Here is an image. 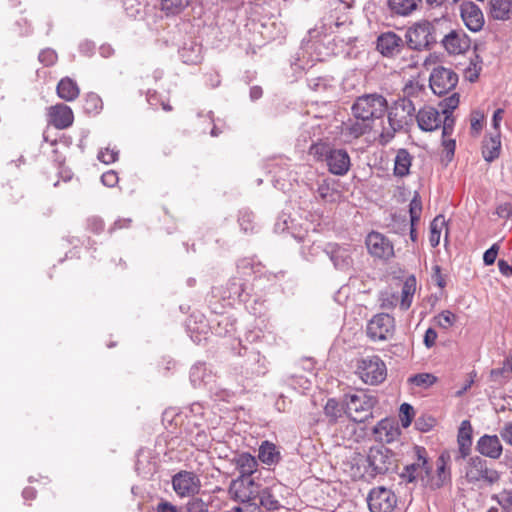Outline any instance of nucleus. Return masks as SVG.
<instances>
[{
    "instance_id": "nucleus-1",
    "label": "nucleus",
    "mask_w": 512,
    "mask_h": 512,
    "mask_svg": "<svg viewBox=\"0 0 512 512\" xmlns=\"http://www.w3.org/2000/svg\"><path fill=\"white\" fill-rule=\"evenodd\" d=\"M386 113L388 126H383L380 133V142L383 144L390 142L397 132L407 131L413 125L416 109L413 104L396 99L390 106L388 105Z\"/></svg>"
},
{
    "instance_id": "nucleus-2",
    "label": "nucleus",
    "mask_w": 512,
    "mask_h": 512,
    "mask_svg": "<svg viewBox=\"0 0 512 512\" xmlns=\"http://www.w3.org/2000/svg\"><path fill=\"white\" fill-rule=\"evenodd\" d=\"M311 155L325 161L329 172L343 176L350 169V156L345 149H335L323 142H313L309 148Z\"/></svg>"
},
{
    "instance_id": "nucleus-3",
    "label": "nucleus",
    "mask_w": 512,
    "mask_h": 512,
    "mask_svg": "<svg viewBox=\"0 0 512 512\" xmlns=\"http://www.w3.org/2000/svg\"><path fill=\"white\" fill-rule=\"evenodd\" d=\"M388 111V101L380 93H369L358 96L351 106L354 118L374 123L382 119Z\"/></svg>"
},
{
    "instance_id": "nucleus-4",
    "label": "nucleus",
    "mask_w": 512,
    "mask_h": 512,
    "mask_svg": "<svg viewBox=\"0 0 512 512\" xmlns=\"http://www.w3.org/2000/svg\"><path fill=\"white\" fill-rule=\"evenodd\" d=\"M414 451L415 460L403 468L400 478L405 483L421 482L423 486L430 485L432 466L428 462L426 449L415 446Z\"/></svg>"
},
{
    "instance_id": "nucleus-5",
    "label": "nucleus",
    "mask_w": 512,
    "mask_h": 512,
    "mask_svg": "<svg viewBox=\"0 0 512 512\" xmlns=\"http://www.w3.org/2000/svg\"><path fill=\"white\" fill-rule=\"evenodd\" d=\"M376 404L377 398L364 392L347 395V416L354 422L362 423L372 416V408Z\"/></svg>"
},
{
    "instance_id": "nucleus-6",
    "label": "nucleus",
    "mask_w": 512,
    "mask_h": 512,
    "mask_svg": "<svg viewBox=\"0 0 512 512\" xmlns=\"http://www.w3.org/2000/svg\"><path fill=\"white\" fill-rule=\"evenodd\" d=\"M465 478L467 482L477 485L484 482L493 485L500 479L497 470L489 468L487 461L479 456L471 457L465 467Z\"/></svg>"
},
{
    "instance_id": "nucleus-7",
    "label": "nucleus",
    "mask_w": 512,
    "mask_h": 512,
    "mask_svg": "<svg viewBox=\"0 0 512 512\" xmlns=\"http://www.w3.org/2000/svg\"><path fill=\"white\" fill-rule=\"evenodd\" d=\"M357 374L368 385H378L387 377L384 361L376 355L362 358L357 364Z\"/></svg>"
},
{
    "instance_id": "nucleus-8",
    "label": "nucleus",
    "mask_w": 512,
    "mask_h": 512,
    "mask_svg": "<svg viewBox=\"0 0 512 512\" xmlns=\"http://www.w3.org/2000/svg\"><path fill=\"white\" fill-rule=\"evenodd\" d=\"M189 378L193 387L205 388L218 400L223 399V390L217 384V377L205 363L194 364L190 369Z\"/></svg>"
},
{
    "instance_id": "nucleus-9",
    "label": "nucleus",
    "mask_w": 512,
    "mask_h": 512,
    "mask_svg": "<svg viewBox=\"0 0 512 512\" xmlns=\"http://www.w3.org/2000/svg\"><path fill=\"white\" fill-rule=\"evenodd\" d=\"M259 486L254 482L251 476H238L232 480L228 494L230 495V505L252 504L251 500L257 498Z\"/></svg>"
},
{
    "instance_id": "nucleus-10",
    "label": "nucleus",
    "mask_w": 512,
    "mask_h": 512,
    "mask_svg": "<svg viewBox=\"0 0 512 512\" xmlns=\"http://www.w3.org/2000/svg\"><path fill=\"white\" fill-rule=\"evenodd\" d=\"M433 26L428 21L414 24L406 32L405 45L409 50L421 51L429 48L436 40L432 34Z\"/></svg>"
},
{
    "instance_id": "nucleus-11",
    "label": "nucleus",
    "mask_w": 512,
    "mask_h": 512,
    "mask_svg": "<svg viewBox=\"0 0 512 512\" xmlns=\"http://www.w3.org/2000/svg\"><path fill=\"white\" fill-rule=\"evenodd\" d=\"M366 332L372 341L391 340L395 333V320L387 313L376 314L369 320Z\"/></svg>"
},
{
    "instance_id": "nucleus-12",
    "label": "nucleus",
    "mask_w": 512,
    "mask_h": 512,
    "mask_svg": "<svg viewBox=\"0 0 512 512\" xmlns=\"http://www.w3.org/2000/svg\"><path fill=\"white\" fill-rule=\"evenodd\" d=\"M394 453L383 445L373 446L367 455L371 475L376 476L389 472L395 464Z\"/></svg>"
},
{
    "instance_id": "nucleus-13",
    "label": "nucleus",
    "mask_w": 512,
    "mask_h": 512,
    "mask_svg": "<svg viewBox=\"0 0 512 512\" xmlns=\"http://www.w3.org/2000/svg\"><path fill=\"white\" fill-rule=\"evenodd\" d=\"M324 252L333 263L335 269L347 273L352 270L354 264L353 254L356 252L354 246L328 243Z\"/></svg>"
},
{
    "instance_id": "nucleus-14",
    "label": "nucleus",
    "mask_w": 512,
    "mask_h": 512,
    "mask_svg": "<svg viewBox=\"0 0 512 512\" xmlns=\"http://www.w3.org/2000/svg\"><path fill=\"white\" fill-rule=\"evenodd\" d=\"M458 83V75L450 68L438 66L429 77V85L436 95H444L453 90Z\"/></svg>"
},
{
    "instance_id": "nucleus-15",
    "label": "nucleus",
    "mask_w": 512,
    "mask_h": 512,
    "mask_svg": "<svg viewBox=\"0 0 512 512\" xmlns=\"http://www.w3.org/2000/svg\"><path fill=\"white\" fill-rule=\"evenodd\" d=\"M367 503L371 512H393L397 505V496L390 489L376 487L369 492Z\"/></svg>"
},
{
    "instance_id": "nucleus-16",
    "label": "nucleus",
    "mask_w": 512,
    "mask_h": 512,
    "mask_svg": "<svg viewBox=\"0 0 512 512\" xmlns=\"http://www.w3.org/2000/svg\"><path fill=\"white\" fill-rule=\"evenodd\" d=\"M376 48L381 55L387 58H395L403 51H408L405 40L393 31L381 33L377 37Z\"/></svg>"
},
{
    "instance_id": "nucleus-17",
    "label": "nucleus",
    "mask_w": 512,
    "mask_h": 512,
    "mask_svg": "<svg viewBox=\"0 0 512 512\" xmlns=\"http://www.w3.org/2000/svg\"><path fill=\"white\" fill-rule=\"evenodd\" d=\"M366 246L369 253L382 260H389L394 256V248L392 242L379 232H371L366 238Z\"/></svg>"
},
{
    "instance_id": "nucleus-18",
    "label": "nucleus",
    "mask_w": 512,
    "mask_h": 512,
    "mask_svg": "<svg viewBox=\"0 0 512 512\" xmlns=\"http://www.w3.org/2000/svg\"><path fill=\"white\" fill-rule=\"evenodd\" d=\"M173 489L181 497L191 496L199 492L201 483L199 477L189 471H180L172 478Z\"/></svg>"
},
{
    "instance_id": "nucleus-19",
    "label": "nucleus",
    "mask_w": 512,
    "mask_h": 512,
    "mask_svg": "<svg viewBox=\"0 0 512 512\" xmlns=\"http://www.w3.org/2000/svg\"><path fill=\"white\" fill-rule=\"evenodd\" d=\"M460 15L465 26L472 32L480 31L485 23L484 15L477 4L464 1L460 5Z\"/></svg>"
},
{
    "instance_id": "nucleus-20",
    "label": "nucleus",
    "mask_w": 512,
    "mask_h": 512,
    "mask_svg": "<svg viewBox=\"0 0 512 512\" xmlns=\"http://www.w3.org/2000/svg\"><path fill=\"white\" fill-rule=\"evenodd\" d=\"M459 105V94L453 93L449 97L443 99L439 106L441 108V114L444 115L442 119L441 127H442V136L447 137L452 134L454 129L455 120L452 116L453 111Z\"/></svg>"
},
{
    "instance_id": "nucleus-21",
    "label": "nucleus",
    "mask_w": 512,
    "mask_h": 512,
    "mask_svg": "<svg viewBox=\"0 0 512 512\" xmlns=\"http://www.w3.org/2000/svg\"><path fill=\"white\" fill-rule=\"evenodd\" d=\"M415 120L418 127L426 132L437 130L441 127L442 123L440 112L431 106L420 108L416 113Z\"/></svg>"
},
{
    "instance_id": "nucleus-22",
    "label": "nucleus",
    "mask_w": 512,
    "mask_h": 512,
    "mask_svg": "<svg viewBox=\"0 0 512 512\" xmlns=\"http://www.w3.org/2000/svg\"><path fill=\"white\" fill-rule=\"evenodd\" d=\"M48 115L49 123L57 129H66L73 124V111L65 104L51 106Z\"/></svg>"
},
{
    "instance_id": "nucleus-23",
    "label": "nucleus",
    "mask_w": 512,
    "mask_h": 512,
    "mask_svg": "<svg viewBox=\"0 0 512 512\" xmlns=\"http://www.w3.org/2000/svg\"><path fill=\"white\" fill-rule=\"evenodd\" d=\"M476 449L481 455L491 459H498L503 450L500 440L496 435H483L480 437Z\"/></svg>"
},
{
    "instance_id": "nucleus-24",
    "label": "nucleus",
    "mask_w": 512,
    "mask_h": 512,
    "mask_svg": "<svg viewBox=\"0 0 512 512\" xmlns=\"http://www.w3.org/2000/svg\"><path fill=\"white\" fill-rule=\"evenodd\" d=\"M425 87L419 82L409 81L402 90V95L398 100H405L411 104L415 109L424 102Z\"/></svg>"
},
{
    "instance_id": "nucleus-25",
    "label": "nucleus",
    "mask_w": 512,
    "mask_h": 512,
    "mask_svg": "<svg viewBox=\"0 0 512 512\" xmlns=\"http://www.w3.org/2000/svg\"><path fill=\"white\" fill-rule=\"evenodd\" d=\"M444 48L450 54H462L470 47V40L454 31L450 32L442 40Z\"/></svg>"
},
{
    "instance_id": "nucleus-26",
    "label": "nucleus",
    "mask_w": 512,
    "mask_h": 512,
    "mask_svg": "<svg viewBox=\"0 0 512 512\" xmlns=\"http://www.w3.org/2000/svg\"><path fill=\"white\" fill-rule=\"evenodd\" d=\"M457 442L459 445V454L461 458H466L472 445V426L469 420H463L460 424Z\"/></svg>"
},
{
    "instance_id": "nucleus-27",
    "label": "nucleus",
    "mask_w": 512,
    "mask_h": 512,
    "mask_svg": "<svg viewBox=\"0 0 512 512\" xmlns=\"http://www.w3.org/2000/svg\"><path fill=\"white\" fill-rule=\"evenodd\" d=\"M422 0H387L392 15L409 16L421 5Z\"/></svg>"
},
{
    "instance_id": "nucleus-28",
    "label": "nucleus",
    "mask_w": 512,
    "mask_h": 512,
    "mask_svg": "<svg viewBox=\"0 0 512 512\" xmlns=\"http://www.w3.org/2000/svg\"><path fill=\"white\" fill-rule=\"evenodd\" d=\"M323 412L329 424H336L344 415H347L346 402L342 403L336 398H329Z\"/></svg>"
},
{
    "instance_id": "nucleus-29",
    "label": "nucleus",
    "mask_w": 512,
    "mask_h": 512,
    "mask_svg": "<svg viewBox=\"0 0 512 512\" xmlns=\"http://www.w3.org/2000/svg\"><path fill=\"white\" fill-rule=\"evenodd\" d=\"M179 55L184 63L197 64L202 59V46L191 40L183 44L179 49Z\"/></svg>"
},
{
    "instance_id": "nucleus-30",
    "label": "nucleus",
    "mask_w": 512,
    "mask_h": 512,
    "mask_svg": "<svg viewBox=\"0 0 512 512\" xmlns=\"http://www.w3.org/2000/svg\"><path fill=\"white\" fill-rule=\"evenodd\" d=\"M239 476H251L256 471L257 460L248 453H242L232 459Z\"/></svg>"
},
{
    "instance_id": "nucleus-31",
    "label": "nucleus",
    "mask_w": 512,
    "mask_h": 512,
    "mask_svg": "<svg viewBox=\"0 0 512 512\" xmlns=\"http://www.w3.org/2000/svg\"><path fill=\"white\" fill-rule=\"evenodd\" d=\"M490 16L499 21H506L512 15V0H490Z\"/></svg>"
},
{
    "instance_id": "nucleus-32",
    "label": "nucleus",
    "mask_w": 512,
    "mask_h": 512,
    "mask_svg": "<svg viewBox=\"0 0 512 512\" xmlns=\"http://www.w3.org/2000/svg\"><path fill=\"white\" fill-rule=\"evenodd\" d=\"M263 269V265L255 257H245L237 262L238 273L243 276L261 277Z\"/></svg>"
},
{
    "instance_id": "nucleus-33",
    "label": "nucleus",
    "mask_w": 512,
    "mask_h": 512,
    "mask_svg": "<svg viewBox=\"0 0 512 512\" xmlns=\"http://www.w3.org/2000/svg\"><path fill=\"white\" fill-rule=\"evenodd\" d=\"M77 83L69 77L62 78L57 85L58 96L65 101H73L79 96Z\"/></svg>"
},
{
    "instance_id": "nucleus-34",
    "label": "nucleus",
    "mask_w": 512,
    "mask_h": 512,
    "mask_svg": "<svg viewBox=\"0 0 512 512\" xmlns=\"http://www.w3.org/2000/svg\"><path fill=\"white\" fill-rule=\"evenodd\" d=\"M374 123L362 119L350 120L345 124V134L352 138H359L373 129Z\"/></svg>"
},
{
    "instance_id": "nucleus-35",
    "label": "nucleus",
    "mask_w": 512,
    "mask_h": 512,
    "mask_svg": "<svg viewBox=\"0 0 512 512\" xmlns=\"http://www.w3.org/2000/svg\"><path fill=\"white\" fill-rule=\"evenodd\" d=\"M374 433L381 442L390 443L397 436L398 430L393 426L390 420L383 419L374 427Z\"/></svg>"
},
{
    "instance_id": "nucleus-36",
    "label": "nucleus",
    "mask_w": 512,
    "mask_h": 512,
    "mask_svg": "<svg viewBox=\"0 0 512 512\" xmlns=\"http://www.w3.org/2000/svg\"><path fill=\"white\" fill-rule=\"evenodd\" d=\"M412 156L406 149L398 150L394 161V174L398 177H405L410 172Z\"/></svg>"
},
{
    "instance_id": "nucleus-37",
    "label": "nucleus",
    "mask_w": 512,
    "mask_h": 512,
    "mask_svg": "<svg viewBox=\"0 0 512 512\" xmlns=\"http://www.w3.org/2000/svg\"><path fill=\"white\" fill-rule=\"evenodd\" d=\"M501 141L500 134L491 136L488 140L483 142L482 155L487 162H492L500 155Z\"/></svg>"
},
{
    "instance_id": "nucleus-38",
    "label": "nucleus",
    "mask_w": 512,
    "mask_h": 512,
    "mask_svg": "<svg viewBox=\"0 0 512 512\" xmlns=\"http://www.w3.org/2000/svg\"><path fill=\"white\" fill-rule=\"evenodd\" d=\"M258 458L266 465H273L279 462L280 453L273 443L264 441L259 447Z\"/></svg>"
},
{
    "instance_id": "nucleus-39",
    "label": "nucleus",
    "mask_w": 512,
    "mask_h": 512,
    "mask_svg": "<svg viewBox=\"0 0 512 512\" xmlns=\"http://www.w3.org/2000/svg\"><path fill=\"white\" fill-rule=\"evenodd\" d=\"M259 498V503L268 511L278 510L281 507L280 502L272 493L270 488H264L262 490L259 489V493L257 495Z\"/></svg>"
},
{
    "instance_id": "nucleus-40",
    "label": "nucleus",
    "mask_w": 512,
    "mask_h": 512,
    "mask_svg": "<svg viewBox=\"0 0 512 512\" xmlns=\"http://www.w3.org/2000/svg\"><path fill=\"white\" fill-rule=\"evenodd\" d=\"M191 0H160V8L167 15H176L182 12Z\"/></svg>"
},
{
    "instance_id": "nucleus-41",
    "label": "nucleus",
    "mask_w": 512,
    "mask_h": 512,
    "mask_svg": "<svg viewBox=\"0 0 512 512\" xmlns=\"http://www.w3.org/2000/svg\"><path fill=\"white\" fill-rule=\"evenodd\" d=\"M228 290L229 298L238 299L241 302L246 301L249 295L245 283L237 279L230 280Z\"/></svg>"
},
{
    "instance_id": "nucleus-42",
    "label": "nucleus",
    "mask_w": 512,
    "mask_h": 512,
    "mask_svg": "<svg viewBox=\"0 0 512 512\" xmlns=\"http://www.w3.org/2000/svg\"><path fill=\"white\" fill-rule=\"evenodd\" d=\"M103 108V102L96 93H88L84 98L83 109L87 114H98Z\"/></svg>"
},
{
    "instance_id": "nucleus-43",
    "label": "nucleus",
    "mask_w": 512,
    "mask_h": 512,
    "mask_svg": "<svg viewBox=\"0 0 512 512\" xmlns=\"http://www.w3.org/2000/svg\"><path fill=\"white\" fill-rule=\"evenodd\" d=\"M135 470L139 475L147 478L155 472V465L148 461V456L139 453L135 463Z\"/></svg>"
},
{
    "instance_id": "nucleus-44",
    "label": "nucleus",
    "mask_w": 512,
    "mask_h": 512,
    "mask_svg": "<svg viewBox=\"0 0 512 512\" xmlns=\"http://www.w3.org/2000/svg\"><path fill=\"white\" fill-rule=\"evenodd\" d=\"M445 224L443 216H437L430 225L429 242L432 247H436L440 243L441 228Z\"/></svg>"
},
{
    "instance_id": "nucleus-45",
    "label": "nucleus",
    "mask_w": 512,
    "mask_h": 512,
    "mask_svg": "<svg viewBox=\"0 0 512 512\" xmlns=\"http://www.w3.org/2000/svg\"><path fill=\"white\" fill-rule=\"evenodd\" d=\"M437 381L436 376L431 373H419L408 378V382L417 387L429 388Z\"/></svg>"
},
{
    "instance_id": "nucleus-46",
    "label": "nucleus",
    "mask_w": 512,
    "mask_h": 512,
    "mask_svg": "<svg viewBox=\"0 0 512 512\" xmlns=\"http://www.w3.org/2000/svg\"><path fill=\"white\" fill-rule=\"evenodd\" d=\"M457 320V316L450 310H444L433 318L434 323L442 329H449Z\"/></svg>"
},
{
    "instance_id": "nucleus-47",
    "label": "nucleus",
    "mask_w": 512,
    "mask_h": 512,
    "mask_svg": "<svg viewBox=\"0 0 512 512\" xmlns=\"http://www.w3.org/2000/svg\"><path fill=\"white\" fill-rule=\"evenodd\" d=\"M255 216L254 214L247 210L243 209L239 211V217H238V223L241 227V229L247 233L252 232L255 228Z\"/></svg>"
},
{
    "instance_id": "nucleus-48",
    "label": "nucleus",
    "mask_w": 512,
    "mask_h": 512,
    "mask_svg": "<svg viewBox=\"0 0 512 512\" xmlns=\"http://www.w3.org/2000/svg\"><path fill=\"white\" fill-rule=\"evenodd\" d=\"M421 212L422 202L419 195L416 193V195L413 197L409 204L410 222L412 226H416V224L420 220Z\"/></svg>"
},
{
    "instance_id": "nucleus-49",
    "label": "nucleus",
    "mask_w": 512,
    "mask_h": 512,
    "mask_svg": "<svg viewBox=\"0 0 512 512\" xmlns=\"http://www.w3.org/2000/svg\"><path fill=\"white\" fill-rule=\"evenodd\" d=\"M415 292V287L413 284H410L408 281L405 282L402 288V297H401V309L407 310L411 306L413 294Z\"/></svg>"
},
{
    "instance_id": "nucleus-50",
    "label": "nucleus",
    "mask_w": 512,
    "mask_h": 512,
    "mask_svg": "<svg viewBox=\"0 0 512 512\" xmlns=\"http://www.w3.org/2000/svg\"><path fill=\"white\" fill-rule=\"evenodd\" d=\"M399 412L401 424L404 428H407L413 420L414 408L408 403H403L400 406Z\"/></svg>"
},
{
    "instance_id": "nucleus-51",
    "label": "nucleus",
    "mask_w": 512,
    "mask_h": 512,
    "mask_svg": "<svg viewBox=\"0 0 512 512\" xmlns=\"http://www.w3.org/2000/svg\"><path fill=\"white\" fill-rule=\"evenodd\" d=\"M482 60L478 55H475L474 59H471L470 66L467 69L468 79L470 82H474L478 79L480 71L482 69Z\"/></svg>"
},
{
    "instance_id": "nucleus-52",
    "label": "nucleus",
    "mask_w": 512,
    "mask_h": 512,
    "mask_svg": "<svg viewBox=\"0 0 512 512\" xmlns=\"http://www.w3.org/2000/svg\"><path fill=\"white\" fill-rule=\"evenodd\" d=\"M498 504L506 511L512 510V489L503 490L498 495L493 496Z\"/></svg>"
},
{
    "instance_id": "nucleus-53",
    "label": "nucleus",
    "mask_w": 512,
    "mask_h": 512,
    "mask_svg": "<svg viewBox=\"0 0 512 512\" xmlns=\"http://www.w3.org/2000/svg\"><path fill=\"white\" fill-rule=\"evenodd\" d=\"M38 59L43 65L52 66L56 63L58 56L53 49L46 48L40 51Z\"/></svg>"
},
{
    "instance_id": "nucleus-54",
    "label": "nucleus",
    "mask_w": 512,
    "mask_h": 512,
    "mask_svg": "<svg viewBox=\"0 0 512 512\" xmlns=\"http://www.w3.org/2000/svg\"><path fill=\"white\" fill-rule=\"evenodd\" d=\"M226 512H261L257 504H235L230 505V502L226 501Z\"/></svg>"
},
{
    "instance_id": "nucleus-55",
    "label": "nucleus",
    "mask_w": 512,
    "mask_h": 512,
    "mask_svg": "<svg viewBox=\"0 0 512 512\" xmlns=\"http://www.w3.org/2000/svg\"><path fill=\"white\" fill-rule=\"evenodd\" d=\"M118 154L117 150L105 148L99 151L97 158L105 164H111L117 160Z\"/></svg>"
},
{
    "instance_id": "nucleus-56",
    "label": "nucleus",
    "mask_w": 512,
    "mask_h": 512,
    "mask_svg": "<svg viewBox=\"0 0 512 512\" xmlns=\"http://www.w3.org/2000/svg\"><path fill=\"white\" fill-rule=\"evenodd\" d=\"M187 512H208L205 502L200 498H192L186 504Z\"/></svg>"
},
{
    "instance_id": "nucleus-57",
    "label": "nucleus",
    "mask_w": 512,
    "mask_h": 512,
    "mask_svg": "<svg viewBox=\"0 0 512 512\" xmlns=\"http://www.w3.org/2000/svg\"><path fill=\"white\" fill-rule=\"evenodd\" d=\"M87 229L95 234H99L104 229V222L100 217L91 216L87 219Z\"/></svg>"
},
{
    "instance_id": "nucleus-58",
    "label": "nucleus",
    "mask_w": 512,
    "mask_h": 512,
    "mask_svg": "<svg viewBox=\"0 0 512 512\" xmlns=\"http://www.w3.org/2000/svg\"><path fill=\"white\" fill-rule=\"evenodd\" d=\"M440 463L437 465L438 479L432 486L441 487L444 482L449 478V473L446 472V465L442 458L439 459Z\"/></svg>"
},
{
    "instance_id": "nucleus-59",
    "label": "nucleus",
    "mask_w": 512,
    "mask_h": 512,
    "mask_svg": "<svg viewBox=\"0 0 512 512\" xmlns=\"http://www.w3.org/2000/svg\"><path fill=\"white\" fill-rule=\"evenodd\" d=\"M498 251L499 245L496 243L493 244L489 249H487L483 255L484 264L488 266L494 264L497 258Z\"/></svg>"
},
{
    "instance_id": "nucleus-60",
    "label": "nucleus",
    "mask_w": 512,
    "mask_h": 512,
    "mask_svg": "<svg viewBox=\"0 0 512 512\" xmlns=\"http://www.w3.org/2000/svg\"><path fill=\"white\" fill-rule=\"evenodd\" d=\"M442 145L445 152V158L448 162H450L453 159L454 153H455V147L456 143L453 139H446V137H443Z\"/></svg>"
},
{
    "instance_id": "nucleus-61",
    "label": "nucleus",
    "mask_w": 512,
    "mask_h": 512,
    "mask_svg": "<svg viewBox=\"0 0 512 512\" xmlns=\"http://www.w3.org/2000/svg\"><path fill=\"white\" fill-rule=\"evenodd\" d=\"M118 180V174L114 170H109L101 176V182L107 187H114L118 183Z\"/></svg>"
},
{
    "instance_id": "nucleus-62",
    "label": "nucleus",
    "mask_w": 512,
    "mask_h": 512,
    "mask_svg": "<svg viewBox=\"0 0 512 512\" xmlns=\"http://www.w3.org/2000/svg\"><path fill=\"white\" fill-rule=\"evenodd\" d=\"M434 423H435V420L432 417H429L427 419L424 417H419L416 420L415 425L418 430L427 432L433 428Z\"/></svg>"
},
{
    "instance_id": "nucleus-63",
    "label": "nucleus",
    "mask_w": 512,
    "mask_h": 512,
    "mask_svg": "<svg viewBox=\"0 0 512 512\" xmlns=\"http://www.w3.org/2000/svg\"><path fill=\"white\" fill-rule=\"evenodd\" d=\"M496 214L502 219H509L512 217V205L510 203L500 204L496 208Z\"/></svg>"
},
{
    "instance_id": "nucleus-64",
    "label": "nucleus",
    "mask_w": 512,
    "mask_h": 512,
    "mask_svg": "<svg viewBox=\"0 0 512 512\" xmlns=\"http://www.w3.org/2000/svg\"><path fill=\"white\" fill-rule=\"evenodd\" d=\"M156 512H181V509L168 501H161L156 507Z\"/></svg>"
}]
</instances>
